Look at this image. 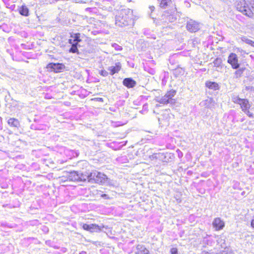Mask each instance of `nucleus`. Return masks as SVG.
Returning <instances> with one entry per match:
<instances>
[{
	"label": "nucleus",
	"instance_id": "obj_1",
	"mask_svg": "<svg viewBox=\"0 0 254 254\" xmlns=\"http://www.w3.org/2000/svg\"><path fill=\"white\" fill-rule=\"evenodd\" d=\"M133 11L127 8H122L116 11L115 13V25L124 27L133 24Z\"/></svg>",
	"mask_w": 254,
	"mask_h": 254
},
{
	"label": "nucleus",
	"instance_id": "obj_2",
	"mask_svg": "<svg viewBox=\"0 0 254 254\" xmlns=\"http://www.w3.org/2000/svg\"><path fill=\"white\" fill-rule=\"evenodd\" d=\"M81 41V39L79 33L70 34L69 39L68 40V43L71 45V47L68 50L69 52L79 54L78 46H79L78 43Z\"/></svg>",
	"mask_w": 254,
	"mask_h": 254
},
{
	"label": "nucleus",
	"instance_id": "obj_3",
	"mask_svg": "<svg viewBox=\"0 0 254 254\" xmlns=\"http://www.w3.org/2000/svg\"><path fill=\"white\" fill-rule=\"evenodd\" d=\"M46 68L51 71L59 73L65 68V65L63 63H50L47 65Z\"/></svg>",
	"mask_w": 254,
	"mask_h": 254
},
{
	"label": "nucleus",
	"instance_id": "obj_4",
	"mask_svg": "<svg viewBox=\"0 0 254 254\" xmlns=\"http://www.w3.org/2000/svg\"><path fill=\"white\" fill-rule=\"evenodd\" d=\"M217 244L224 250L220 252V254H227L229 248L227 247L226 244V237L223 235L216 236L215 237Z\"/></svg>",
	"mask_w": 254,
	"mask_h": 254
},
{
	"label": "nucleus",
	"instance_id": "obj_5",
	"mask_svg": "<svg viewBox=\"0 0 254 254\" xmlns=\"http://www.w3.org/2000/svg\"><path fill=\"white\" fill-rule=\"evenodd\" d=\"M227 62L231 64L232 68L233 69L240 68V64L238 63V57L235 53H231L230 54Z\"/></svg>",
	"mask_w": 254,
	"mask_h": 254
},
{
	"label": "nucleus",
	"instance_id": "obj_6",
	"mask_svg": "<svg viewBox=\"0 0 254 254\" xmlns=\"http://www.w3.org/2000/svg\"><path fill=\"white\" fill-rule=\"evenodd\" d=\"M237 9L246 15H250L249 13V4L246 0H240L236 4Z\"/></svg>",
	"mask_w": 254,
	"mask_h": 254
},
{
	"label": "nucleus",
	"instance_id": "obj_7",
	"mask_svg": "<svg viewBox=\"0 0 254 254\" xmlns=\"http://www.w3.org/2000/svg\"><path fill=\"white\" fill-rule=\"evenodd\" d=\"M187 29L190 32H195L200 29V24L197 22L190 19L187 22Z\"/></svg>",
	"mask_w": 254,
	"mask_h": 254
},
{
	"label": "nucleus",
	"instance_id": "obj_8",
	"mask_svg": "<svg viewBox=\"0 0 254 254\" xmlns=\"http://www.w3.org/2000/svg\"><path fill=\"white\" fill-rule=\"evenodd\" d=\"M213 228L215 231H220L225 227V222L220 217L215 218L212 223Z\"/></svg>",
	"mask_w": 254,
	"mask_h": 254
},
{
	"label": "nucleus",
	"instance_id": "obj_9",
	"mask_svg": "<svg viewBox=\"0 0 254 254\" xmlns=\"http://www.w3.org/2000/svg\"><path fill=\"white\" fill-rule=\"evenodd\" d=\"M75 175L74 172H65V175L59 177V182L60 184H64L65 182L73 181V177Z\"/></svg>",
	"mask_w": 254,
	"mask_h": 254
},
{
	"label": "nucleus",
	"instance_id": "obj_10",
	"mask_svg": "<svg viewBox=\"0 0 254 254\" xmlns=\"http://www.w3.org/2000/svg\"><path fill=\"white\" fill-rule=\"evenodd\" d=\"M82 228L86 231H89L91 233L99 232L101 230V228L96 224H83Z\"/></svg>",
	"mask_w": 254,
	"mask_h": 254
},
{
	"label": "nucleus",
	"instance_id": "obj_11",
	"mask_svg": "<svg viewBox=\"0 0 254 254\" xmlns=\"http://www.w3.org/2000/svg\"><path fill=\"white\" fill-rule=\"evenodd\" d=\"M123 85L126 87L130 88L134 87L136 84V81L131 77L126 78L123 80Z\"/></svg>",
	"mask_w": 254,
	"mask_h": 254
},
{
	"label": "nucleus",
	"instance_id": "obj_12",
	"mask_svg": "<svg viewBox=\"0 0 254 254\" xmlns=\"http://www.w3.org/2000/svg\"><path fill=\"white\" fill-rule=\"evenodd\" d=\"M8 125L12 127H15L18 128L20 126V122L19 120L16 118H11L7 121Z\"/></svg>",
	"mask_w": 254,
	"mask_h": 254
},
{
	"label": "nucleus",
	"instance_id": "obj_13",
	"mask_svg": "<svg viewBox=\"0 0 254 254\" xmlns=\"http://www.w3.org/2000/svg\"><path fill=\"white\" fill-rule=\"evenodd\" d=\"M126 144V141H112V149L117 150L121 149Z\"/></svg>",
	"mask_w": 254,
	"mask_h": 254
},
{
	"label": "nucleus",
	"instance_id": "obj_14",
	"mask_svg": "<svg viewBox=\"0 0 254 254\" xmlns=\"http://www.w3.org/2000/svg\"><path fill=\"white\" fill-rule=\"evenodd\" d=\"M205 86L210 89L218 90L220 89L219 84L214 81H207L205 82Z\"/></svg>",
	"mask_w": 254,
	"mask_h": 254
},
{
	"label": "nucleus",
	"instance_id": "obj_15",
	"mask_svg": "<svg viewBox=\"0 0 254 254\" xmlns=\"http://www.w3.org/2000/svg\"><path fill=\"white\" fill-rule=\"evenodd\" d=\"M18 10L19 14L22 16H28L29 15V8L25 4L19 7Z\"/></svg>",
	"mask_w": 254,
	"mask_h": 254
},
{
	"label": "nucleus",
	"instance_id": "obj_16",
	"mask_svg": "<svg viewBox=\"0 0 254 254\" xmlns=\"http://www.w3.org/2000/svg\"><path fill=\"white\" fill-rule=\"evenodd\" d=\"M136 248L137 250L136 254H150L149 251L143 245H137Z\"/></svg>",
	"mask_w": 254,
	"mask_h": 254
},
{
	"label": "nucleus",
	"instance_id": "obj_17",
	"mask_svg": "<svg viewBox=\"0 0 254 254\" xmlns=\"http://www.w3.org/2000/svg\"><path fill=\"white\" fill-rule=\"evenodd\" d=\"M175 158V155L174 153L170 152L164 153V162H170L174 160Z\"/></svg>",
	"mask_w": 254,
	"mask_h": 254
},
{
	"label": "nucleus",
	"instance_id": "obj_18",
	"mask_svg": "<svg viewBox=\"0 0 254 254\" xmlns=\"http://www.w3.org/2000/svg\"><path fill=\"white\" fill-rule=\"evenodd\" d=\"M156 102H159L160 104H167L168 103H171V102L169 99L168 96L166 94H165L164 96H162L161 98L157 97L155 99Z\"/></svg>",
	"mask_w": 254,
	"mask_h": 254
},
{
	"label": "nucleus",
	"instance_id": "obj_19",
	"mask_svg": "<svg viewBox=\"0 0 254 254\" xmlns=\"http://www.w3.org/2000/svg\"><path fill=\"white\" fill-rule=\"evenodd\" d=\"M242 111L244 112L250 108L251 105L248 99H244L240 104Z\"/></svg>",
	"mask_w": 254,
	"mask_h": 254
},
{
	"label": "nucleus",
	"instance_id": "obj_20",
	"mask_svg": "<svg viewBox=\"0 0 254 254\" xmlns=\"http://www.w3.org/2000/svg\"><path fill=\"white\" fill-rule=\"evenodd\" d=\"M173 74L176 77H179L181 75H184L185 73V70L184 68L179 67L178 65V66L173 70Z\"/></svg>",
	"mask_w": 254,
	"mask_h": 254
},
{
	"label": "nucleus",
	"instance_id": "obj_21",
	"mask_svg": "<svg viewBox=\"0 0 254 254\" xmlns=\"http://www.w3.org/2000/svg\"><path fill=\"white\" fill-rule=\"evenodd\" d=\"M176 94V91L175 90H171L170 91L167 92L166 94L168 96L169 99L171 102V104H174L175 101V100L173 99V98L175 96Z\"/></svg>",
	"mask_w": 254,
	"mask_h": 254
},
{
	"label": "nucleus",
	"instance_id": "obj_22",
	"mask_svg": "<svg viewBox=\"0 0 254 254\" xmlns=\"http://www.w3.org/2000/svg\"><path fill=\"white\" fill-rule=\"evenodd\" d=\"M122 67L120 62H117L115 65H112V75L116 73H118L121 69Z\"/></svg>",
	"mask_w": 254,
	"mask_h": 254
},
{
	"label": "nucleus",
	"instance_id": "obj_23",
	"mask_svg": "<svg viewBox=\"0 0 254 254\" xmlns=\"http://www.w3.org/2000/svg\"><path fill=\"white\" fill-rule=\"evenodd\" d=\"M213 63L214 64V65L215 67L219 68H222V60L220 58H216Z\"/></svg>",
	"mask_w": 254,
	"mask_h": 254
},
{
	"label": "nucleus",
	"instance_id": "obj_24",
	"mask_svg": "<svg viewBox=\"0 0 254 254\" xmlns=\"http://www.w3.org/2000/svg\"><path fill=\"white\" fill-rule=\"evenodd\" d=\"M249 4V13L251 15L254 11V0H247Z\"/></svg>",
	"mask_w": 254,
	"mask_h": 254
},
{
	"label": "nucleus",
	"instance_id": "obj_25",
	"mask_svg": "<svg viewBox=\"0 0 254 254\" xmlns=\"http://www.w3.org/2000/svg\"><path fill=\"white\" fill-rule=\"evenodd\" d=\"M160 1V6L163 8H166V7L169 5L172 1V0H158Z\"/></svg>",
	"mask_w": 254,
	"mask_h": 254
},
{
	"label": "nucleus",
	"instance_id": "obj_26",
	"mask_svg": "<svg viewBox=\"0 0 254 254\" xmlns=\"http://www.w3.org/2000/svg\"><path fill=\"white\" fill-rule=\"evenodd\" d=\"M241 40L243 42H245V43L249 44L252 47H254V41H252V40L248 38L246 36H243L241 38Z\"/></svg>",
	"mask_w": 254,
	"mask_h": 254
},
{
	"label": "nucleus",
	"instance_id": "obj_27",
	"mask_svg": "<svg viewBox=\"0 0 254 254\" xmlns=\"http://www.w3.org/2000/svg\"><path fill=\"white\" fill-rule=\"evenodd\" d=\"M112 112H114L115 113H112V117L113 116L114 118L116 119H119L120 118L121 115L120 114V111L119 108H117L115 110L112 109Z\"/></svg>",
	"mask_w": 254,
	"mask_h": 254
},
{
	"label": "nucleus",
	"instance_id": "obj_28",
	"mask_svg": "<svg viewBox=\"0 0 254 254\" xmlns=\"http://www.w3.org/2000/svg\"><path fill=\"white\" fill-rule=\"evenodd\" d=\"M127 123L126 121H125L124 122L121 121H113L112 120V127H117L119 126H123L125 124H126Z\"/></svg>",
	"mask_w": 254,
	"mask_h": 254
},
{
	"label": "nucleus",
	"instance_id": "obj_29",
	"mask_svg": "<svg viewBox=\"0 0 254 254\" xmlns=\"http://www.w3.org/2000/svg\"><path fill=\"white\" fill-rule=\"evenodd\" d=\"M237 69V70L235 72V77L237 78L241 76L244 70V68H239L238 69Z\"/></svg>",
	"mask_w": 254,
	"mask_h": 254
},
{
	"label": "nucleus",
	"instance_id": "obj_30",
	"mask_svg": "<svg viewBox=\"0 0 254 254\" xmlns=\"http://www.w3.org/2000/svg\"><path fill=\"white\" fill-rule=\"evenodd\" d=\"M243 99L240 98L238 96H234L232 97L233 102L236 104H238L239 105L241 104V102L243 101Z\"/></svg>",
	"mask_w": 254,
	"mask_h": 254
},
{
	"label": "nucleus",
	"instance_id": "obj_31",
	"mask_svg": "<svg viewBox=\"0 0 254 254\" xmlns=\"http://www.w3.org/2000/svg\"><path fill=\"white\" fill-rule=\"evenodd\" d=\"M211 99H207V100H205L203 101H202V102H201V104L202 105V106H205V107L206 108H210V104L211 103Z\"/></svg>",
	"mask_w": 254,
	"mask_h": 254
},
{
	"label": "nucleus",
	"instance_id": "obj_32",
	"mask_svg": "<svg viewBox=\"0 0 254 254\" xmlns=\"http://www.w3.org/2000/svg\"><path fill=\"white\" fill-rule=\"evenodd\" d=\"M233 188L235 190H241L240 187V183L237 182V181H234L233 182Z\"/></svg>",
	"mask_w": 254,
	"mask_h": 254
},
{
	"label": "nucleus",
	"instance_id": "obj_33",
	"mask_svg": "<svg viewBox=\"0 0 254 254\" xmlns=\"http://www.w3.org/2000/svg\"><path fill=\"white\" fill-rule=\"evenodd\" d=\"M112 48H114V49L117 51H120L123 49L121 46H120L116 43L112 44Z\"/></svg>",
	"mask_w": 254,
	"mask_h": 254
},
{
	"label": "nucleus",
	"instance_id": "obj_34",
	"mask_svg": "<svg viewBox=\"0 0 254 254\" xmlns=\"http://www.w3.org/2000/svg\"><path fill=\"white\" fill-rule=\"evenodd\" d=\"M148 104L145 103L143 105L142 110L140 111L142 114H145L148 111Z\"/></svg>",
	"mask_w": 254,
	"mask_h": 254
},
{
	"label": "nucleus",
	"instance_id": "obj_35",
	"mask_svg": "<svg viewBox=\"0 0 254 254\" xmlns=\"http://www.w3.org/2000/svg\"><path fill=\"white\" fill-rule=\"evenodd\" d=\"M96 174H99V173L96 172H94L90 173V175L88 176V180L89 181H91L92 180H94L95 181V180L94 178H92L91 177H94L95 176H96Z\"/></svg>",
	"mask_w": 254,
	"mask_h": 254
},
{
	"label": "nucleus",
	"instance_id": "obj_36",
	"mask_svg": "<svg viewBox=\"0 0 254 254\" xmlns=\"http://www.w3.org/2000/svg\"><path fill=\"white\" fill-rule=\"evenodd\" d=\"M164 153H158L157 159L163 162Z\"/></svg>",
	"mask_w": 254,
	"mask_h": 254
},
{
	"label": "nucleus",
	"instance_id": "obj_37",
	"mask_svg": "<svg viewBox=\"0 0 254 254\" xmlns=\"http://www.w3.org/2000/svg\"><path fill=\"white\" fill-rule=\"evenodd\" d=\"M244 112L250 118H254V115H253V114L251 113L249 111V109H248L245 111H244Z\"/></svg>",
	"mask_w": 254,
	"mask_h": 254
},
{
	"label": "nucleus",
	"instance_id": "obj_38",
	"mask_svg": "<svg viewBox=\"0 0 254 254\" xmlns=\"http://www.w3.org/2000/svg\"><path fill=\"white\" fill-rule=\"evenodd\" d=\"M171 254H179L178 250L176 248H173L170 250Z\"/></svg>",
	"mask_w": 254,
	"mask_h": 254
},
{
	"label": "nucleus",
	"instance_id": "obj_39",
	"mask_svg": "<svg viewBox=\"0 0 254 254\" xmlns=\"http://www.w3.org/2000/svg\"><path fill=\"white\" fill-rule=\"evenodd\" d=\"M176 151L178 153V157L179 158H181L183 156V153H182V152L179 149H178Z\"/></svg>",
	"mask_w": 254,
	"mask_h": 254
},
{
	"label": "nucleus",
	"instance_id": "obj_40",
	"mask_svg": "<svg viewBox=\"0 0 254 254\" xmlns=\"http://www.w3.org/2000/svg\"><path fill=\"white\" fill-rule=\"evenodd\" d=\"M213 242V240L208 239V240H206V242H205V243L208 245H211Z\"/></svg>",
	"mask_w": 254,
	"mask_h": 254
},
{
	"label": "nucleus",
	"instance_id": "obj_41",
	"mask_svg": "<svg viewBox=\"0 0 254 254\" xmlns=\"http://www.w3.org/2000/svg\"><path fill=\"white\" fill-rule=\"evenodd\" d=\"M152 159H157L158 158V153H153L151 156L150 157Z\"/></svg>",
	"mask_w": 254,
	"mask_h": 254
},
{
	"label": "nucleus",
	"instance_id": "obj_42",
	"mask_svg": "<svg viewBox=\"0 0 254 254\" xmlns=\"http://www.w3.org/2000/svg\"><path fill=\"white\" fill-rule=\"evenodd\" d=\"M251 226L252 228L254 229V216L253 217L251 221Z\"/></svg>",
	"mask_w": 254,
	"mask_h": 254
},
{
	"label": "nucleus",
	"instance_id": "obj_43",
	"mask_svg": "<svg viewBox=\"0 0 254 254\" xmlns=\"http://www.w3.org/2000/svg\"><path fill=\"white\" fill-rule=\"evenodd\" d=\"M169 73L168 72H164L163 73V78L167 79L168 78Z\"/></svg>",
	"mask_w": 254,
	"mask_h": 254
},
{
	"label": "nucleus",
	"instance_id": "obj_44",
	"mask_svg": "<svg viewBox=\"0 0 254 254\" xmlns=\"http://www.w3.org/2000/svg\"><path fill=\"white\" fill-rule=\"evenodd\" d=\"M167 79L163 78L162 79V84L163 85H165L167 82Z\"/></svg>",
	"mask_w": 254,
	"mask_h": 254
},
{
	"label": "nucleus",
	"instance_id": "obj_45",
	"mask_svg": "<svg viewBox=\"0 0 254 254\" xmlns=\"http://www.w3.org/2000/svg\"><path fill=\"white\" fill-rule=\"evenodd\" d=\"M201 254H212L211 253H210L209 252L206 251H202L201 252Z\"/></svg>",
	"mask_w": 254,
	"mask_h": 254
},
{
	"label": "nucleus",
	"instance_id": "obj_46",
	"mask_svg": "<svg viewBox=\"0 0 254 254\" xmlns=\"http://www.w3.org/2000/svg\"><path fill=\"white\" fill-rule=\"evenodd\" d=\"M149 8L151 12H153L155 9V7L153 5L150 6Z\"/></svg>",
	"mask_w": 254,
	"mask_h": 254
},
{
	"label": "nucleus",
	"instance_id": "obj_47",
	"mask_svg": "<svg viewBox=\"0 0 254 254\" xmlns=\"http://www.w3.org/2000/svg\"><path fill=\"white\" fill-rule=\"evenodd\" d=\"M250 174H252V175H254V170H252L251 171H250Z\"/></svg>",
	"mask_w": 254,
	"mask_h": 254
},
{
	"label": "nucleus",
	"instance_id": "obj_48",
	"mask_svg": "<svg viewBox=\"0 0 254 254\" xmlns=\"http://www.w3.org/2000/svg\"><path fill=\"white\" fill-rule=\"evenodd\" d=\"M245 191H243V192H242V195H244L245 194Z\"/></svg>",
	"mask_w": 254,
	"mask_h": 254
},
{
	"label": "nucleus",
	"instance_id": "obj_49",
	"mask_svg": "<svg viewBox=\"0 0 254 254\" xmlns=\"http://www.w3.org/2000/svg\"><path fill=\"white\" fill-rule=\"evenodd\" d=\"M127 1H128V2H130V1H131V0H127Z\"/></svg>",
	"mask_w": 254,
	"mask_h": 254
},
{
	"label": "nucleus",
	"instance_id": "obj_50",
	"mask_svg": "<svg viewBox=\"0 0 254 254\" xmlns=\"http://www.w3.org/2000/svg\"><path fill=\"white\" fill-rule=\"evenodd\" d=\"M159 105L158 104L156 105V107H158Z\"/></svg>",
	"mask_w": 254,
	"mask_h": 254
},
{
	"label": "nucleus",
	"instance_id": "obj_51",
	"mask_svg": "<svg viewBox=\"0 0 254 254\" xmlns=\"http://www.w3.org/2000/svg\"><path fill=\"white\" fill-rule=\"evenodd\" d=\"M253 163L254 164V161Z\"/></svg>",
	"mask_w": 254,
	"mask_h": 254
}]
</instances>
